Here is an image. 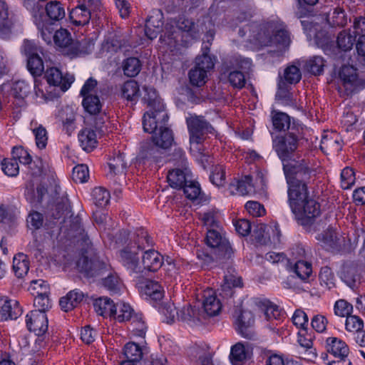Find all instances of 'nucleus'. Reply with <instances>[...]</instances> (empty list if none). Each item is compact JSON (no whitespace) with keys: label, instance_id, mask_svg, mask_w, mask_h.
Returning a JSON list of instances; mask_svg holds the SVG:
<instances>
[{"label":"nucleus","instance_id":"nucleus-10","mask_svg":"<svg viewBox=\"0 0 365 365\" xmlns=\"http://www.w3.org/2000/svg\"><path fill=\"white\" fill-rule=\"evenodd\" d=\"M26 324L30 331L34 332L38 336L35 341V346L34 351H40L41 349L46 347V342L43 338V335L48 330V319L46 313L39 310H32L26 316Z\"/></svg>","mask_w":365,"mask_h":365},{"label":"nucleus","instance_id":"nucleus-64","mask_svg":"<svg viewBox=\"0 0 365 365\" xmlns=\"http://www.w3.org/2000/svg\"><path fill=\"white\" fill-rule=\"evenodd\" d=\"M334 311L336 316L346 317L351 314L353 306L345 299H339L334 304Z\"/></svg>","mask_w":365,"mask_h":365},{"label":"nucleus","instance_id":"nucleus-6","mask_svg":"<svg viewBox=\"0 0 365 365\" xmlns=\"http://www.w3.org/2000/svg\"><path fill=\"white\" fill-rule=\"evenodd\" d=\"M251 65L249 58L233 57L222 63L220 69L221 80H227L232 87L242 88L245 86L246 81L240 70L249 69Z\"/></svg>","mask_w":365,"mask_h":365},{"label":"nucleus","instance_id":"nucleus-54","mask_svg":"<svg viewBox=\"0 0 365 365\" xmlns=\"http://www.w3.org/2000/svg\"><path fill=\"white\" fill-rule=\"evenodd\" d=\"M356 41V36H352L349 31L344 30L341 31L336 38L337 46L344 51H350Z\"/></svg>","mask_w":365,"mask_h":365},{"label":"nucleus","instance_id":"nucleus-5","mask_svg":"<svg viewBox=\"0 0 365 365\" xmlns=\"http://www.w3.org/2000/svg\"><path fill=\"white\" fill-rule=\"evenodd\" d=\"M78 270L87 277L103 276L109 272L107 277L103 278V285L109 291L118 293L120 291V282L118 276L110 272V265L98 259L89 260L82 255L76 262Z\"/></svg>","mask_w":365,"mask_h":365},{"label":"nucleus","instance_id":"nucleus-9","mask_svg":"<svg viewBox=\"0 0 365 365\" xmlns=\"http://www.w3.org/2000/svg\"><path fill=\"white\" fill-rule=\"evenodd\" d=\"M297 194V197L288 195L289 204L293 213L303 215L307 219H313L319 215L320 205L315 200L309 197L307 188L299 190Z\"/></svg>","mask_w":365,"mask_h":365},{"label":"nucleus","instance_id":"nucleus-14","mask_svg":"<svg viewBox=\"0 0 365 365\" xmlns=\"http://www.w3.org/2000/svg\"><path fill=\"white\" fill-rule=\"evenodd\" d=\"M206 244L216 249L215 254L222 257H230L232 248L230 242L222 237L218 229H209L205 238Z\"/></svg>","mask_w":365,"mask_h":365},{"label":"nucleus","instance_id":"nucleus-62","mask_svg":"<svg viewBox=\"0 0 365 365\" xmlns=\"http://www.w3.org/2000/svg\"><path fill=\"white\" fill-rule=\"evenodd\" d=\"M31 87L24 81H18L15 82L12 87V95L14 98L23 101L30 93Z\"/></svg>","mask_w":365,"mask_h":365},{"label":"nucleus","instance_id":"nucleus-22","mask_svg":"<svg viewBox=\"0 0 365 365\" xmlns=\"http://www.w3.org/2000/svg\"><path fill=\"white\" fill-rule=\"evenodd\" d=\"M203 308L205 313L210 317L217 315L222 309V304L217 299L212 289H207L203 292Z\"/></svg>","mask_w":365,"mask_h":365},{"label":"nucleus","instance_id":"nucleus-21","mask_svg":"<svg viewBox=\"0 0 365 365\" xmlns=\"http://www.w3.org/2000/svg\"><path fill=\"white\" fill-rule=\"evenodd\" d=\"M163 264V257L155 250L145 251L142 257L141 267L145 271L156 272Z\"/></svg>","mask_w":365,"mask_h":365},{"label":"nucleus","instance_id":"nucleus-30","mask_svg":"<svg viewBox=\"0 0 365 365\" xmlns=\"http://www.w3.org/2000/svg\"><path fill=\"white\" fill-rule=\"evenodd\" d=\"M121 97L134 104L140 98V86L135 80L125 81L120 86Z\"/></svg>","mask_w":365,"mask_h":365},{"label":"nucleus","instance_id":"nucleus-16","mask_svg":"<svg viewBox=\"0 0 365 365\" xmlns=\"http://www.w3.org/2000/svg\"><path fill=\"white\" fill-rule=\"evenodd\" d=\"M234 316L237 331L245 338H252L254 334L252 328L255 323V318L252 312L245 309L236 310Z\"/></svg>","mask_w":365,"mask_h":365},{"label":"nucleus","instance_id":"nucleus-17","mask_svg":"<svg viewBox=\"0 0 365 365\" xmlns=\"http://www.w3.org/2000/svg\"><path fill=\"white\" fill-rule=\"evenodd\" d=\"M44 78L49 85V88L51 86L59 87L63 91H67L74 80L72 76H63L61 71L56 67L48 68L45 71Z\"/></svg>","mask_w":365,"mask_h":365},{"label":"nucleus","instance_id":"nucleus-8","mask_svg":"<svg viewBox=\"0 0 365 365\" xmlns=\"http://www.w3.org/2000/svg\"><path fill=\"white\" fill-rule=\"evenodd\" d=\"M210 40L202 46V54L195 58V66L189 71L190 82L192 86H202L207 79V73L213 69L215 58L208 54Z\"/></svg>","mask_w":365,"mask_h":365},{"label":"nucleus","instance_id":"nucleus-43","mask_svg":"<svg viewBox=\"0 0 365 365\" xmlns=\"http://www.w3.org/2000/svg\"><path fill=\"white\" fill-rule=\"evenodd\" d=\"M45 10L47 16L53 21H58L65 17L64 7L60 1H51L46 5Z\"/></svg>","mask_w":365,"mask_h":365},{"label":"nucleus","instance_id":"nucleus-55","mask_svg":"<svg viewBox=\"0 0 365 365\" xmlns=\"http://www.w3.org/2000/svg\"><path fill=\"white\" fill-rule=\"evenodd\" d=\"M27 68L33 76H41L44 66L39 54L27 58Z\"/></svg>","mask_w":365,"mask_h":365},{"label":"nucleus","instance_id":"nucleus-19","mask_svg":"<svg viewBox=\"0 0 365 365\" xmlns=\"http://www.w3.org/2000/svg\"><path fill=\"white\" fill-rule=\"evenodd\" d=\"M163 14L159 9L152 11L146 20L145 33L150 39L155 38L162 31Z\"/></svg>","mask_w":365,"mask_h":365},{"label":"nucleus","instance_id":"nucleus-35","mask_svg":"<svg viewBox=\"0 0 365 365\" xmlns=\"http://www.w3.org/2000/svg\"><path fill=\"white\" fill-rule=\"evenodd\" d=\"M136 315L130 304L124 302H118L115 305L113 314L111 317L119 322H124L131 321L134 316Z\"/></svg>","mask_w":365,"mask_h":365},{"label":"nucleus","instance_id":"nucleus-56","mask_svg":"<svg viewBox=\"0 0 365 365\" xmlns=\"http://www.w3.org/2000/svg\"><path fill=\"white\" fill-rule=\"evenodd\" d=\"M34 22L41 34L42 39L48 44L53 40V29L48 22L41 21L40 19L35 16Z\"/></svg>","mask_w":365,"mask_h":365},{"label":"nucleus","instance_id":"nucleus-2","mask_svg":"<svg viewBox=\"0 0 365 365\" xmlns=\"http://www.w3.org/2000/svg\"><path fill=\"white\" fill-rule=\"evenodd\" d=\"M283 170L289 185L288 195L297 197L299 190L307 188L313 170L305 159H289L283 163Z\"/></svg>","mask_w":365,"mask_h":365},{"label":"nucleus","instance_id":"nucleus-32","mask_svg":"<svg viewBox=\"0 0 365 365\" xmlns=\"http://www.w3.org/2000/svg\"><path fill=\"white\" fill-rule=\"evenodd\" d=\"M242 287V278L238 277L235 269L229 268L224 276V283L222 285V290L225 296L232 295L233 287Z\"/></svg>","mask_w":365,"mask_h":365},{"label":"nucleus","instance_id":"nucleus-12","mask_svg":"<svg viewBox=\"0 0 365 365\" xmlns=\"http://www.w3.org/2000/svg\"><path fill=\"white\" fill-rule=\"evenodd\" d=\"M296 132L288 131L284 135L277 136L273 140V148L282 163L292 159L298 148L299 138Z\"/></svg>","mask_w":365,"mask_h":365},{"label":"nucleus","instance_id":"nucleus-40","mask_svg":"<svg viewBox=\"0 0 365 365\" xmlns=\"http://www.w3.org/2000/svg\"><path fill=\"white\" fill-rule=\"evenodd\" d=\"M320 148L325 153H338L341 150V139L336 133L326 135L321 140Z\"/></svg>","mask_w":365,"mask_h":365},{"label":"nucleus","instance_id":"nucleus-15","mask_svg":"<svg viewBox=\"0 0 365 365\" xmlns=\"http://www.w3.org/2000/svg\"><path fill=\"white\" fill-rule=\"evenodd\" d=\"M168 120V115L165 110H149L143 118L144 131L154 133L155 130H159L160 125L165 126Z\"/></svg>","mask_w":365,"mask_h":365},{"label":"nucleus","instance_id":"nucleus-23","mask_svg":"<svg viewBox=\"0 0 365 365\" xmlns=\"http://www.w3.org/2000/svg\"><path fill=\"white\" fill-rule=\"evenodd\" d=\"M22 313L19 302L14 299L0 300V321L16 319Z\"/></svg>","mask_w":365,"mask_h":365},{"label":"nucleus","instance_id":"nucleus-4","mask_svg":"<svg viewBox=\"0 0 365 365\" xmlns=\"http://www.w3.org/2000/svg\"><path fill=\"white\" fill-rule=\"evenodd\" d=\"M152 244L148 233L144 230L138 231L130 242L120 252V261L131 273L143 274V268L139 262L138 251L145 250Z\"/></svg>","mask_w":365,"mask_h":365},{"label":"nucleus","instance_id":"nucleus-57","mask_svg":"<svg viewBox=\"0 0 365 365\" xmlns=\"http://www.w3.org/2000/svg\"><path fill=\"white\" fill-rule=\"evenodd\" d=\"M124 74L129 77L137 76L141 69V63L138 58L130 57L124 61L123 65Z\"/></svg>","mask_w":365,"mask_h":365},{"label":"nucleus","instance_id":"nucleus-28","mask_svg":"<svg viewBox=\"0 0 365 365\" xmlns=\"http://www.w3.org/2000/svg\"><path fill=\"white\" fill-rule=\"evenodd\" d=\"M148 352V349L146 346H140L135 342H128L123 348V354L127 359L126 361L135 363L139 362Z\"/></svg>","mask_w":365,"mask_h":365},{"label":"nucleus","instance_id":"nucleus-48","mask_svg":"<svg viewBox=\"0 0 365 365\" xmlns=\"http://www.w3.org/2000/svg\"><path fill=\"white\" fill-rule=\"evenodd\" d=\"M29 269V262L26 255L19 253L13 259V270L16 276L21 278L25 276Z\"/></svg>","mask_w":365,"mask_h":365},{"label":"nucleus","instance_id":"nucleus-29","mask_svg":"<svg viewBox=\"0 0 365 365\" xmlns=\"http://www.w3.org/2000/svg\"><path fill=\"white\" fill-rule=\"evenodd\" d=\"M327 350L334 357L348 356L349 349L346 344L337 337H329L326 340Z\"/></svg>","mask_w":365,"mask_h":365},{"label":"nucleus","instance_id":"nucleus-25","mask_svg":"<svg viewBox=\"0 0 365 365\" xmlns=\"http://www.w3.org/2000/svg\"><path fill=\"white\" fill-rule=\"evenodd\" d=\"M151 140L158 146L166 150L170 148L174 142L173 131L165 126L160 125L159 130H155L153 133Z\"/></svg>","mask_w":365,"mask_h":365},{"label":"nucleus","instance_id":"nucleus-46","mask_svg":"<svg viewBox=\"0 0 365 365\" xmlns=\"http://www.w3.org/2000/svg\"><path fill=\"white\" fill-rule=\"evenodd\" d=\"M27 173L31 178H40L46 174L48 163L41 158L32 159L26 164Z\"/></svg>","mask_w":365,"mask_h":365},{"label":"nucleus","instance_id":"nucleus-52","mask_svg":"<svg viewBox=\"0 0 365 365\" xmlns=\"http://www.w3.org/2000/svg\"><path fill=\"white\" fill-rule=\"evenodd\" d=\"M325 60L319 56H314L309 58L305 63V68L314 76H319L324 73Z\"/></svg>","mask_w":365,"mask_h":365},{"label":"nucleus","instance_id":"nucleus-50","mask_svg":"<svg viewBox=\"0 0 365 365\" xmlns=\"http://www.w3.org/2000/svg\"><path fill=\"white\" fill-rule=\"evenodd\" d=\"M125 155L122 153H118L108 162L110 175H115L123 173L127 168V163L124 160Z\"/></svg>","mask_w":365,"mask_h":365},{"label":"nucleus","instance_id":"nucleus-13","mask_svg":"<svg viewBox=\"0 0 365 365\" xmlns=\"http://www.w3.org/2000/svg\"><path fill=\"white\" fill-rule=\"evenodd\" d=\"M252 237L257 244L262 245L276 246L281 242V232L277 224L269 226L264 224L257 225Z\"/></svg>","mask_w":365,"mask_h":365},{"label":"nucleus","instance_id":"nucleus-7","mask_svg":"<svg viewBox=\"0 0 365 365\" xmlns=\"http://www.w3.org/2000/svg\"><path fill=\"white\" fill-rule=\"evenodd\" d=\"M339 89L343 96L349 97L364 88L365 81L358 68L350 64H344L338 73Z\"/></svg>","mask_w":365,"mask_h":365},{"label":"nucleus","instance_id":"nucleus-41","mask_svg":"<svg viewBox=\"0 0 365 365\" xmlns=\"http://www.w3.org/2000/svg\"><path fill=\"white\" fill-rule=\"evenodd\" d=\"M115 304L107 297L95 299L93 307L96 313L103 317H111Z\"/></svg>","mask_w":365,"mask_h":365},{"label":"nucleus","instance_id":"nucleus-53","mask_svg":"<svg viewBox=\"0 0 365 365\" xmlns=\"http://www.w3.org/2000/svg\"><path fill=\"white\" fill-rule=\"evenodd\" d=\"M34 91L39 103H43L54 97L53 92L47 89V86L43 82L38 80L34 81Z\"/></svg>","mask_w":365,"mask_h":365},{"label":"nucleus","instance_id":"nucleus-37","mask_svg":"<svg viewBox=\"0 0 365 365\" xmlns=\"http://www.w3.org/2000/svg\"><path fill=\"white\" fill-rule=\"evenodd\" d=\"M125 46H126V41L122 36L110 34L102 43V50L108 53H113Z\"/></svg>","mask_w":365,"mask_h":365},{"label":"nucleus","instance_id":"nucleus-20","mask_svg":"<svg viewBox=\"0 0 365 365\" xmlns=\"http://www.w3.org/2000/svg\"><path fill=\"white\" fill-rule=\"evenodd\" d=\"M68 236L73 240H76L77 243L83 246V250L85 247H88L91 244V241L81 225V219L79 216H75L71 218L68 230Z\"/></svg>","mask_w":365,"mask_h":365},{"label":"nucleus","instance_id":"nucleus-1","mask_svg":"<svg viewBox=\"0 0 365 365\" xmlns=\"http://www.w3.org/2000/svg\"><path fill=\"white\" fill-rule=\"evenodd\" d=\"M248 31L250 32L249 41L261 46H274L280 52H284L291 43L287 26L280 21H270L261 25H245L239 29V35L243 37Z\"/></svg>","mask_w":365,"mask_h":365},{"label":"nucleus","instance_id":"nucleus-63","mask_svg":"<svg viewBox=\"0 0 365 365\" xmlns=\"http://www.w3.org/2000/svg\"><path fill=\"white\" fill-rule=\"evenodd\" d=\"M53 41L57 46L66 48L72 42L71 34L64 29L57 30L53 35Z\"/></svg>","mask_w":365,"mask_h":365},{"label":"nucleus","instance_id":"nucleus-44","mask_svg":"<svg viewBox=\"0 0 365 365\" xmlns=\"http://www.w3.org/2000/svg\"><path fill=\"white\" fill-rule=\"evenodd\" d=\"M317 239L322 241V245L327 250L335 249L340 245L338 234L332 228H329L323 233L319 235Z\"/></svg>","mask_w":365,"mask_h":365},{"label":"nucleus","instance_id":"nucleus-3","mask_svg":"<svg viewBox=\"0 0 365 365\" xmlns=\"http://www.w3.org/2000/svg\"><path fill=\"white\" fill-rule=\"evenodd\" d=\"M186 122L190 135V153L197 159L207 161L209 156L205 153L202 143L206 135L212 133V126L203 116L191 115Z\"/></svg>","mask_w":365,"mask_h":365},{"label":"nucleus","instance_id":"nucleus-31","mask_svg":"<svg viewBox=\"0 0 365 365\" xmlns=\"http://www.w3.org/2000/svg\"><path fill=\"white\" fill-rule=\"evenodd\" d=\"M142 101L147 104L149 110H165L164 104L158 96L156 90L153 87L143 88Z\"/></svg>","mask_w":365,"mask_h":365},{"label":"nucleus","instance_id":"nucleus-42","mask_svg":"<svg viewBox=\"0 0 365 365\" xmlns=\"http://www.w3.org/2000/svg\"><path fill=\"white\" fill-rule=\"evenodd\" d=\"M231 186L235 187L236 193L240 195H250L256 193L250 175H245L235 183H232Z\"/></svg>","mask_w":365,"mask_h":365},{"label":"nucleus","instance_id":"nucleus-24","mask_svg":"<svg viewBox=\"0 0 365 365\" xmlns=\"http://www.w3.org/2000/svg\"><path fill=\"white\" fill-rule=\"evenodd\" d=\"M140 288L142 294L153 301H159L164 296L163 287L158 282L155 280L146 279L140 284Z\"/></svg>","mask_w":365,"mask_h":365},{"label":"nucleus","instance_id":"nucleus-59","mask_svg":"<svg viewBox=\"0 0 365 365\" xmlns=\"http://www.w3.org/2000/svg\"><path fill=\"white\" fill-rule=\"evenodd\" d=\"M93 202L98 207L106 205L110 198V192L103 187H95L91 193Z\"/></svg>","mask_w":365,"mask_h":365},{"label":"nucleus","instance_id":"nucleus-61","mask_svg":"<svg viewBox=\"0 0 365 365\" xmlns=\"http://www.w3.org/2000/svg\"><path fill=\"white\" fill-rule=\"evenodd\" d=\"M210 179L217 187L223 186L225 184V168L222 165H215L212 168Z\"/></svg>","mask_w":365,"mask_h":365},{"label":"nucleus","instance_id":"nucleus-33","mask_svg":"<svg viewBox=\"0 0 365 365\" xmlns=\"http://www.w3.org/2000/svg\"><path fill=\"white\" fill-rule=\"evenodd\" d=\"M250 356L247 344L238 342L231 347L230 360L232 365H242Z\"/></svg>","mask_w":365,"mask_h":365},{"label":"nucleus","instance_id":"nucleus-45","mask_svg":"<svg viewBox=\"0 0 365 365\" xmlns=\"http://www.w3.org/2000/svg\"><path fill=\"white\" fill-rule=\"evenodd\" d=\"M293 271L302 282H309L312 275V264L304 259H299L295 262Z\"/></svg>","mask_w":365,"mask_h":365},{"label":"nucleus","instance_id":"nucleus-26","mask_svg":"<svg viewBox=\"0 0 365 365\" xmlns=\"http://www.w3.org/2000/svg\"><path fill=\"white\" fill-rule=\"evenodd\" d=\"M164 152L165 150L153 143V140H146L141 143L139 156L143 159L157 162L162 158Z\"/></svg>","mask_w":365,"mask_h":365},{"label":"nucleus","instance_id":"nucleus-18","mask_svg":"<svg viewBox=\"0 0 365 365\" xmlns=\"http://www.w3.org/2000/svg\"><path fill=\"white\" fill-rule=\"evenodd\" d=\"M191 178L192 176L188 166H178L170 170L167 175L169 185L175 189H182L186 183L190 182Z\"/></svg>","mask_w":365,"mask_h":365},{"label":"nucleus","instance_id":"nucleus-58","mask_svg":"<svg viewBox=\"0 0 365 365\" xmlns=\"http://www.w3.org/2000/svg\"><path fill=\"white\" fill-rule=\"evenodd\" d=\"M320 284L326 289H330L335 287V277L329 267H323L321 268L319 274Z\"/></svg>","mask_w":365,"mask_h":365},{"label":"nucleus","instance_id":"nucleus-47","mask_svg":"<svg viewBox=\"0 0 365 365\" xmlns=\"http://www.w3.org/2000/svg\"><path fill=\"white\" fill-rule=\"evenodd\" d=\"M327 21L331 26H344L347 18L343 9L336 7L327 13Z\"/></svg>","mask_w":365,"mask_h":365},{"label":"nucleus","instance_id":"nucleus-49","mask_svg":"<svg viewBox=\"0 0 365 365\" xmlns=\"http://www.w3.org/2000/svg\"><path fill=\"white\" fill-rule=\"evenodd\" d=\"M82 105L86 111L91 115L99 113L102 108V103L98 94L83 96Z\"/></svg>","mask_w":365,"mask_h":365},{"label":"nucleus","instance_id":"nucleus-34","mask_svg":"<svg viewBox=\"0 0 365 365\" xmlns=\"http://www.w3.org/2000/svg\"><path fill=\"white\" fill-rule=\"evenodd\" d=\"M272 121L274 128L277 131L288 130V131H297L295 125H291L290 118L285 113L272 111Z\"/></svg>","mask_w":365,"mask_h":365},{"label":"nucleus","instance_id":"nucleus-11","mask_svg":"<svg viewBox=\"0 0 365 365\" xmlns=\"http://www.w3.org/2000/svg\"><path fill=\"white\" fill-rule=\"evenodd\" d=\"M176 26L178 31L167 32L160 39L165 42L170 47L180 44V38L185 36L195 39L198 37V33L195 31L194 22L185 16H179L176 21Z\"/></svg>","mask_w":365,"mask_h":365},{"label":"nucleus","instance_id":"nucleus-36","mask_svg":"<svg viewBox=\"0 0 365 365\" xmlns=\"http://www.w3.org/2000/svg\"><path fill=\"white\" fill-rule=\"evenodd\" d=\"M81 147L87 152L92 151L97 145V137L94 130L84 128L78 133Z\"/></svg>","mask_w":365,"mask_h":365},{"label":"nucleus","instance_id":"nucleus-39","mask_svg":"<svg viewBox=\"0 0 365 365\" xmlns=\"http://www.w3.org/2000/svg\"><path fill=\"white\" fill-rule=\"evenodd\" d=\"M69 17L74 25L84 26L91 19V12L85 5H81L71 10Z\"/></svg>","mask_w":365,"mask_h":365},{"label":"nucleus","instance_id":"nucleus-27","mask_svg":"<svg viewBox=\"0 0 365 365\" xmlns=\"http://www.w3.org/2000/svg\"><path fill=\"white\" fill-rule=\"evenodd\" d=\"M84 294L78 289L70 291L65 297L61 298L59 305L62 310L68 312L77 307L83 299Z\"/></svg>","mask_w":365,"mask_h":365},{"label":"nucleus","instance_id":"nucleus-60","mask_svg":"<svg viewBox=\"0 0 365 365\" xmlns=\"http://www.w3.org/2000/svg\"><path fill=\"white\" fill-rule=\"evenodd\" d=\"M71 209L68 199L65 197L62 198L61 202H58L55 206V212L52 213V216L55 219H60L67 217H72L71 215Z\"/></svg>","mask_w":365,"mask_h":365},{"label":"nucleus","instance_id":"nucleus-38","mask_svg":"<svg viewBox=\"0 0 365 365\" xmlns=\"http://www.w3.org/2000/svg\"><path fill=\"white\" fill-rule=\"evenodd\" d=\"M341 279L352 289L358 288L361 282V275L359 270L354 266L344 268Z\"/></svg>","mask_w":365,"mask_h":365},{"label":"nucleus","instance_id":"nucleus-51","mask_svg":"<svg viewBox=\"0 0 365 365\" xmlns=\"http://www.w3.org/2000/svg\"><path fill=\"white\" fill-rule=\"evenodd\" d=\"M200 215V219L204 225L207 227V230L220 228V214L218 211L210 210Z\"/></svg>","mask_w":365,"mask_h":365}]
</instances>
